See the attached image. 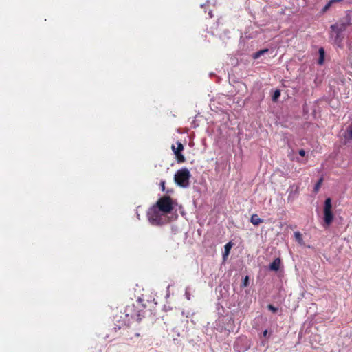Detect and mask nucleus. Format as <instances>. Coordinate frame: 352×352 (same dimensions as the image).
<instances>
[{"instance_id":"obj_19","label":"nucleus","mask_w":352,"mask_h":352,"mask_svg":"<svg viewBox=\"0 0 352 352\" xmlns=\"http://www.w3.org/2000/svg\"><path fill=\"white\" fill-rule=\"evenodd\" d=\"M231 248V243H228L225 245V250L226 252H228L230 251V249Z\"/></svg>"},{"instance_id":"obj_24","label":"nucleus","mask_w":352,"mask_h":352,"mask_svg":"<svg viewBox=\"0 0 352 352\" xmlns=\"http://www.w3.org/2000/svg\"><path fill=\"white\" fill-rule=\"evenodd\" d=\"M351 138H352V129L349 132Z\"/></svg>"},{"instance_id":"obj_5","label":"nucleus","mask_w":352,"mask_h":352,"mask_svg":"<svg viewBox=\"0 0 352 352\" xmlns=\"http://www.w3.org/2000/svg\"><path fill=\"white\" fill-rule=\"evenodd\" d=\"M140 305L139 304L138 306L134 304L128 305L125 309L126 316L131 317L132 319H135L137 321H140L142 320V317H143V309H140Z\"/></svg>"},{"instance_id":"obj_6","label":"nucleus","mask_w":352,"mask_h":352,"mask_svg":"<svg viewBox=\"0 0 352 352\" xmlns=\"http://www.w3.org/2000/svg\"><path fill=\"white\" fill-rule=\"evenodd\" d=\"M332 205L331 198L326 199L324 208V221L327 226H329L333 220V215L331 211Z\"/></svg>"},{"instance_id":"obj_2","label":"nucleus","mask_w":352,"mask_h":352,"mask_svg":"<svg viewBox=\"0 0 352 352\" xmlns=\"http://www.w3.org/2000/svg\"><path fill=\"white\" fill-rule=\"evenodd\" d=\"M350 25H352V12L347 14L344 19L338 21L335 24L331 25V29L336 33V38H338L340 37V34L345 31L347 27Z\"/></svg>"},{"instance_id":"obj_1","label":"nucleus","mask_w":352,"mask_h":352,"mask_svg":"<svg viewBox=\"0 0 352 352\" xmlns=\"http://www.w3.org/2000/svg\"><path fill=\"white\" fill-rule=\"evenodd\" d=\"M191 174L187 168H182L176 171L174 175V182L182 188H188L190 185Z\"/></svg>"},{"instance_id":"obj_11","label":"nucleus","mask_w":352,"mask_h":352,"mask_svg":"<svg viewBox=\"0 0 352 352\" xmlns=\"http://www.w3.org/2000/svg\"><path fill=\"white\" fill-rule=\"evenodd\" d=\"M294 236H295L296 240L298 241V243L300 245H302L304 243H303V239H302V234H300V232H294Z\"/></svg>"},{"instance_id":"obj_15","label":"nucleus","mask_w":352,"mask_h":352,"mask_svg":"<svg viewBox=\"0 0 352 352\" xmlns=\"http://www.w3.org/2000/svg\"><path fill=\"white\" fill-rule=\"evenodd\" d=\"M249 285V277L248 276H246L243 280V283L241 285V287H246Z\"/></svg>"},{"instance_id":"obj_18","label":"nucleus","mask_w":352,"mask_h":352,"mask_svg":"<svg viewBox=\"0 0 352 352\" xmlns=\"http://www.w3.org/2000/svg\"><path fill=\"white\" fill-rule=\"evenodd\" d=\"M267 309L274 313H276L278 311V309L271 304L267 305Z\"/></svg>"},{"instance_id":"obj_7","label":"nucleus","mask_w":352,"mask_h":352,"mask_svg":"<svg viewBox=\"0 0 352 352\" xmlns=\"http://www.w3.org/2000/svg\"><path fill=\"white\" fill-rule=\"evenodd\" d=\"M171 149L175 155L176 160L178 164L184 163L186 162L185 157L182 154L181 151H177V150L175 149V146L174 144L172 145Z\"/></svg>"},{"instance_id":"obj_22","label":"nucleus","mask_w":352,"mask_h":352,"mask_svg":"<svg viewBox=\"0 0 352 352\" xmlns=\"http://www.w3.org/2000/svg\"><path fill=\"white\" fill-rule=\"evenodd\" d=\"M330 1L333 4V3H335L342 2V0H330Z\"/></svg>"},{"instance_id":"obj_16","label":"nucleus","mask_w":352,"mask_h":352,"mask_svg":"<svg viewBox=\"0 0 352 352\" xmlns=\"http://www.w3.org/2000/svg\"><path fill=\"white\" fill-rule=\"evenodd\" d=\"M177 147H175V149H176V150H177V151H181V152H182V151H184V148L183 144H182L181 142H177Z\"/></svg>"},{"instance_id":"obj_20","label":"nucleus","mask_w":352,"mask_h":352,"mask_svg":"<svg viewBox=\"0 0 352 352\" xmlns=\"http://www.w3.org/2000/svg\"><path fill=\"white\" fill-rule=\"evenodd\" d=\"M298 153L300 156L304 157L305 155V151L303 149H300L299 150Z\"/></svg>"},{"instance_id":"obj_4","label":"nucleus","mask_w":352,"mask_h":352,"mask_svg":"<svg viewBox=\"0 0 352 352\" xmlns=\"http://www.w3.org/2000/svg\"><path fill=\"white\" fill-rule=\"evenodd\" d=\"M156 206L162 213H170L173 210V200L169 196H164L158 199Z\"/></svg>"},{"instance_id":"obj_10","label":"nucleus","mask_w":352,"mask_h":352,"mask_svg":"<svg viewBox=\"0 0 352 352\" xmlns=\"http://www.w3.org/2000/svg\"><path fill=\"white\" fill-rule=\"evenodd\" d=\"M318 52H319V54H320V57H319V59H318V64L320 65H322L324 63V48L322 47H320L318 50Z\"/></svg>"},{"instance_id":"obj_21","label":"nucleus","mask_w":352,"mask_h":352,"mask_svg":"<svg viewBox=\"0 0 352 352\" xmlns=\"http://www.w3.org/2000/svg\"><path fill=\"white\" fill-rule=\"evenodd\" d=\"M161 189L162 191L165 190V182H160Z\"/></svg>"},{"instance_id":"obj_14","label":"nucleus","mask_w":352,"mask_h":352,"mask_svg":"<svg viewBox=\"0 0 352 352\" xmlns=\"http://www.w3.org/2000/svg\"><path fill=\"white\" fill-rule=\"evenodd\" d=\"M280 90L278 89H276L274 92V94L272 96V100L274 101H276L278 100V98L280 97Z\"/></svg>"},{"instance_id":"obj_17","label":"nucleus","mask_w":352,"mask_h":352,"mask_svg":"<svg viewBox=\"0 0 352 352\" xmlns=\"http://www.w3.org/2000/svg\"><path fill=\"white\" fill-rule=\"evenodd\" d=\"M332 6V3H331V1H329L327 4L326 6L322 8V12H327L329 8L330 7Z\"/></svg>"},{"instance_id":"obj_13","label":"nucleus","mask_w":352,"mask_h":352,"mask_svg":"<svg viewBox=\"0 0 352 352\" xmlns=\"http://www.w3.org/2000/svg\"><path fill=\"white\" fill-rule=\"evenodd\" d=\"M322 182H323V178L321 177L318 182L316 184L315 186H314V192L316 193H317L319 190V189L321 187V185L322 184Z\"/></svg>"},{"instance_id":"obj_25","label":"nucleus","mask_w":352,"mask_h":352,"mask_svg":"<svg viewBox=\"0 0 352 352\" xmlns=\"http://www.w3.org/2000/svg\"><path fill=\"white\" fill-rule=\"evenodd\" d=\"M135 336L139 337L140 336V333H135Z\"/></svg>"},{"instance_id":"obj_3","label":"nucleus","mask_w":352,"mask_h":352,"mask_svg":"<svg viewBox=\"0 0 352 352\" xmlns=\"http://www.w3.org/2000/svg\"><path fill=\"white\" fill-rule=\"evenodd\" d=\"M157 206H154L148 212V217L149 221L155 225H162L165 223V216Z\"/></svg>"},{"instance_id":"obj_8","label":"nucleus","mask_w":352,"mask_h":352,"mask_svg":"<svg viewBox=\"0 0 352 352\" xmlns=\"http://www.w3.org/2000/svg\"><path fill=\"white\" fill-rule=\"evenodd\" d=\"M281 265V260L280 258H276L272 263H270L269 268L272 271H278Z\"/></svg>"},{"instance_id":"obj_9","label":"nucleus","mask_w":352,"mask_h":352,"mask_svg":"<svg viewBox=\"0 0 352 352\" xmlns=\"http://www.w3.org/2000/svg\"><path fill=\"white\" fill-rule=\"evenodd\" d=\"M250 222L254 226H258L260 223L263 222V219H261L257 214H254L251 216Z\"/></svg>"},{"instance_id":"obj_12","label":"nucleus","mask_w":352,"mask_h":352,"mask_svg":"<svg viewBox=\"0 0 352 352\" xmlns=\"http://www.w3.org/2000/svg\"><path fill=\"white\" fill-rule=\"evenodd\" d=\"M268 52V49H264V50H259L258 52H256V53H254L253 54V58L254 59H257L261 55L264 54L265 53L267 52Z\"/></svg>"},{"instance_id":"obj_23","label":"nucleus","mask_w":352,"mask_h":352,"mask_svg":"<svg viewBox=\"0 0 352 352\" xmlns=\"http://www.w3.org/2000/svg\"><path fill=\"white\" fill-rule=\"evenodd\" d=\"M267 330L264 331L263 336H265L267 335Z\"/></svg>"}]
</instances>
